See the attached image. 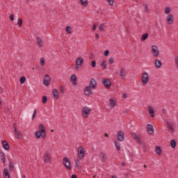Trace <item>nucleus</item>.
<instances>
[{
    "label": "nucleus",
    "mask_w": 178,
    "mask_h": 178,
    "mask_svg": "<svg viewBox=\"0 0 178 178\" xmlns=\"http://www.w3.org/2000/svg\"><path fill=\"white\" fill-rule=\"evenodd\" d=\"M35 137H36L37 138H40V137H42V138H45V137H47V132L44 124H39V131L35 133Z\"/></svg>",
    "instance_id": "1"
},
{
    "label": "nucleus",
    "mask_w": 178,
    "mask_h": 178,
    "mask_svg": "<svg viewBox=\"0 0 178 178\" xmlns=\"http://www.w3.org/2000/svg\"><path fill=\"white\" fill-rule=\"evenodd\" d=\"M63 163L64 166L67 168V169H69V170H72V164L70 163V161H69V159L67 156L64 157Z\"/></svg>",
    "instance_id": "2"
},
{
    "label": "nucleus",
    "mask_w": 178,
    "mask_h": 178,
    "mask_svg": "<svg viewBox=\"0 0 178 178\" xmlns=\"http://www.w3.org/2000/svg\"><path fill=\"white\" fill-rule=\"evenodd\" d=\"M148 81H149V76L148 75V73L145 72L142 76V83L143 86H145Z\"/></svg>",
    "instance_id": "3"
},
{
    "label": "nucleus",
    "mask_w": 178,
    "mask_h": 178,
    "mask_svg": "<svg viewBox=\"0 0 178 178\" xmlns=\"http://www.w3.org/2000/svg\"><path fill=\"white\" fill-rule=\"evenodd\" d=\"M90 112H91V108L88 107H83L82 109L83 118H88V115H90Z\"/></svg>",
    "instance_id": "4"
},
{
    "label": "nucleus",
    "mask_w": 178,
    "mask_h": 178,
    "mask_svg": "<svg viewBox=\"0 0 178 178\" xmlns=\"http://www.w3.org/2000/svg\"><path fill=\"white\" fill-rule=\"evenodd\" d=\"M152 52L155 58L159 56V50H158V47L156 45L152 47Z\"/></svg>",
    "instance_id": "5"
},
{
    "label": "nucleus",
    "mask_w": 178,
    "mask_h": 178,
    "mask_svg": "<svg viewBox=\"0 0 178 178\" xmlns=\"http://www.w3.org/2000/svg\"><path fill=\"white\" fill-rule=\"evenodd\" d=\"M78 155L79 156V159H83V158H84L85 152H84V147H83V146H80L79 147Z\"/></svg>",
    "instance_id": "6"
},
{
    "label": "nucleus",
    "mask_w": 178,
    "mask_h": 178,
    "mask_svg": "<svg viewBox=\"0 0 178 178\" xmlns=\"http://www.w3.org/2000/svg\"><path fill=\"white\" fill-rule=\"evenodd\" d=\"M102 83L105 87V88H106L107 90H109V88H111V80H109V79H104L102 81Z\"/></svg>",
    "instance_id": "7"
},
{
    "label": "nucleus",
    "mask_w": 178,
    "mask_h": 178,
    "mask_svg": "<svg viewBox=\"0 0 178 178\" xmlns=\"http://www.w3.org/2000/svg\"><path fill=\"white\" fill-rule=\"evenodd\" d=\"M117 140H118V141H124V133H123V131H120L117 133Z\"/></svg>",
    "instance_id": "8"
},
{
    "label": "nucleus",
    "mask_w": 178,
    "mask_h": 178,
    "mask_svg": "<svg viewBox=\"0 0 178 178\" xmlns=\"http://www.w3.org/2000/svg\"><path fill=\"white\" fill-rule=\"evenodd\" d=\"M49 83H51V78L49 77V75L46 74L43 79V84L48 87V86H49Z\"/></svg>",
    "instance_id": "9"
},
{
    "label": "nucleus",
    "mask_w": 178,
    "mask_h": 178,
    "mask_svg": "<svg viewBox=\"0 0 178 178\" xmlns=\"http://www.w3.org/2000/svg\"><path fill=\"white\" fill-rule=\"evenodd\" d=\"M91 86L85 87L83 91L85 92V95H92V90L91 89Z\"/></svg>",
    "instance_id": "10"
},
{
    "label": "nucleus",
    "mask_w": 178,
    "mask_h": 178,
    "mask_svg": "<svg viewBox=\"0 0 178 178\" xmlns=\"http://www.w3.org/2000/svg\"><path fill=\"white\" fill-rule=\"evenodd\" d=\"M168 24H173V15L169 14L166 17Z\"/></svg>",
    "instance_id": "11"
},
{
    "label": "nucleus",
    "mask_w": 178,
    "mask_h": 178,
    "mask_svg": "<svg viewBox=\"0 0 178 178\" xmlns=\"http://www.w3.org/2000/svg\"><path fill=\"white\" fill-rule=\"evenodd\" d=\"M89 87L92 88L93 90L97 87V81L94 78H92L90 81Z\"/></svg>",
    "instance_id": "12"
},
{
    "label": "nucleus",
    "mask_w": 178,
    "mask_h": 178,
    "mask_svg": "<svg viewBox=\"0 0 178 178\" xmlns=\"http://www.w3.org/2000/svg\"><path fill=\"white\" fill-rule=\"evenodd\" d=\"M43 161L44 162H45L46 163H48L49 162H51V157L49 156L48 153H45L43 155Z\"/></svg>",
    "instance_id": "13"
},
{
    "label": "nucleus",
    "mask_w": 178,
    "mask_h": 178,
    "mask_svg": "<svg viewBox=\"0 0 178 178\" xmlns=\"http://www.w3.org/2000/svg\"><path fill=\"white\" fill-rule=\"evenodd\" d=\"M131 136L134 138V140H136V141H138L139 143V144H140V145H141V144H143V143H141V140L140 139V138H138L137 134H136L134 133H131Z\"/></svg>",
    "instance_id": "14"
},
{
    "label": "nucleus",
    "mask_w": 178,
    "mask_h": 178,
    "mask_svg": "<svg viewBox=\"0 0 178 178\" xmlns=\"http://www.w3.org/2000/svg\"><path fill=\"white\" fill-rule=\"evenodd\" d=\"M83 62H84V59H83L82 57H79L76 60V66H81V65H83Z\"/></svg>",
    "instance_id": "15"
},
{
    "label": "nucleus",
    "mask_w": 178,
    "mask_h": 178,
    "mask_svg": "<svg viewBox=\"0 0 178 178\" xmlns=\"http://www.w3.org/2000/svg\"><path fill=\"white\" fill-rule=\"evenodd\" d=\"M0 158L3 163H5V162H6V157L5 156V153H3L1 149H0Z\"/></svg>",
    "instance_id": "16"
},
{
    "label": "nucleus",
    "mask_w": 178,
    "mask_h": 178,
    "mask_svg": "<svg viewBox=\"0 0 178 178\" xmlns=\"http://www.w3.org/2000/svg\"><path fill=\"white\" fill-rule=\"evenodd\" d=\"M167 127L169 131H171L172 133H175V128H173V125L172 124V122H167Z\"/></svg>",
    "instance_id": "17"
},
{
    "label": "nucleus",
    "mask_w": 178,
    "mask_h": 178,
    "mask_svg": "<svg viewBox=\"0 0 178 178\" xmlns=\"http://www.w3.org/2000/svg\"><path fill=\"white\" fill-rule=\"evenodd\" d=\"M148 111L151 118H155V115H154L155 111H154V108H152V106H149Z\"/></svg>",
    "instance_id": "18"
},
{
    "label": "nucleus",
    "mask_w": 178,
    "mask_h": 178,
    "mask_svg": "<svg viewBox=\"0 0 178 178\" xmlns=\"http://www.w3.org/2000/svg\"><path fill=\"white\" fill-rule=\"evenodd\" d=\"M1 144H2L3 148L6 151L9 150V149H10L9 144L8 143V142L6 140H3Z\"/></svg>",
    "instance_id": "19"
},
{
    "label": "nucleus",
    "mask_w": 178,
    "mask_h": 178,
    "mask_svg": "<svg viewBox=\"0 0 178 178\" xmlns=\"http://www.w3.org/2000/svg\"><path fill=\"white\" fill-rule=\"evenodd\" d=\"M154 65H155L156 67L159 69V68L162 67V61H161L159 59H156L155 62H154Z\"/></svg>",
    "instance_id": "20"
},
{
    "label": "nucleus",
    "mask_w": 178,
    "mask_h": 178,
    "mask_svg": "<svg viewBox=\"0 0 178 178\" xmlns=\"http://www.w3.org/2000/svg\"><path fill=\"white\" fill-rule=\"evenodd\" d=\"M70 80L74 86H77V76L76 75H72Z\"/></svg>",
    "instance_id": "21"
},
{
    "label": "nucleus",
    "mask_w": 178,
    "mask_h": 178,
    "mask_svg": "<svg viewBox=\"0 0 178 178\" xmlns=\"http://www.w3.org/2000/svg\"><path fill=\"white\" fill-rule=\"evenodd\" d=\"M147 131L149 134H154V127L152 124H147Z\"/></svg>",
    "instance_id": "22"
},
{
    "label": "nucleus",
    "mask_w": 178,
    "mask_h": 178,
    "mask_svg": "<svg viewBox=\"0 0 178 178\" xmlns=\"http://www.w3.org/2000/svg\"><path fill=\"white\" fill-rule=\"evenodd\" d=\"M3 176L4 178H10V175H9V171L8 169L5 168L3 170Z\"/></svg>",
    "instance_id": "23"
},
{
    "label": "nucleus",
    "mask_w": 178,
    "mask_h": 178,
    "mask_svg": "<svg viewBox=\"0 0 178 178\" xmlns=\"http://www.w3.org/2000/svg\"><path fill=\"white\" fill-rule=\"evenodd\" d=\"M111 108H115L116 106V101L112 98L109 99Z\"/></svg>",
    "instance_id": "24"
},
{
    "label": "nucleus",
    "mask_w": 178,
    "mask_h": 178,
    "mask_svg": "<svg viewBox=\"0 0 178 178\" xmlns=\"http://www.w3.org/2000/svg\"><path fill=\"white\" fill-rule=\"evenodd\" d=\"M120 73V76L122 77V79H124V77H126V70H124L123 68H121Z\"/></svg>",
    "instance_id": "25"
},
{
    "label": "nucleus",
    "mask_w": 178,
    "mask_h": 178,
    "mask_svg": "<svg viewBox=\"0 0 178 178\" xmlns=\"http://www.w3.org/2000/svg\"><path fill=\"white\" fill-rule=\"evenodd\" d=\"M52 92H53V97H54L56 99H58L59 98V95H58V90L53 89Z\"/></svg>",
    "instance_id": "26"
},
{
    "label": "nucleus",
    "mask_w": 178,
    "mask_h": 178,
    "mask_svg": "<svg viewBox=\"0 0 178 178\" xmlns=\"http://www.w3.org/2000/svg\"><path fill=\"white\" fill-rule=\"evenodd\" d=\"M156 154H157V155L162 154V149L161 148V146H156Z\"/></svg>",
    "instance_id": "27"
},
{
    "label": "nucleus",
    "mask_w": 178,
    "mask_h": 178,
    "mask_svg": "<svg viewBox=\"0 0 178 178\" xmlns=\"http://www.w3.org/2000/svg\"><path fill=\"white\" fill-rule=\"evenodd\" d=\"M14 130L16 138H20L21 134L19 133V131H17V129H16V124H14Z\"/></svg>",
    "instance_id": "28"
},
{
    "label": "nucleus",
    "mask_w": 178,
    "mask_h": 178,
    "mask_svg": "<svg viewBox=\"0 0 178 178\" xmlns=\"http://www.w3.org/2000/svg\"><path fill=\"white\" fill-rule=\"evenodd\" d=\"M99 157L100 158V161H102V162L105 161V154H104V152H101L99 154Z\"/></svg>",
    "instance_id": "29"
},
{
    "label": "nucleus",
    "mask_w": 178,
    "mask_h": 178,
    "mask_svg": "<svg viewBox=\"0 0 178 178\" xmlns=\"http://www.w3.org/2000/svg\"><path fill=\"white\" fill-rule=\"evenodd\" d=\"M176 145H177V143H176V140H175V139H172L170 140L171 148H176Z\"/></svg>",
    "instance_id": "30"
},
{
    "label": "nucleus",
    "mask_w": 178,
    "mask_h": 178,
    "mask_svg": "<svg viewBox=\"0 0 178 178\" xmlns=\"http://www.w3.org/2000/svg\"><path fill=\"white\" fill-rule=\"evenodd\" d=\"M8 168L10 172H13V170H15V165H13V163L10 162L8 164Z\"/></svg>",
    "instance_id": "31"
},
{
    "label": "nucleus",
    "mask_w": 178,
    "mask_h": 178,
    "mask_svg": "<svg viewBox=\"0 0 178 178\" xmlns=\"http://www.w3.org/2000/svg\"><path fill=\"white\" fill-rule=\"evenodd\" d=\"M114 144H115L117 151H120V143L115 140L114 142Z\"/></svg>",
    "instance_id": "32"
},
{
    "label": "nucleus",
    "mask_w": 178,
    "mask_h": 178,
    "mask_svg": "<svg viewBox=\"0 0 178 178\" xmlns=\"http://www.w3.org/2000/svg\"><path fill=\"white\" fill-rule=\"evenodd\" d=\"M143 6H144L145 8V12H146V13H149V8H148V4L147 3H143Z\"/></svg>",
    "instance_id": "33"
},
{
    "label": "nucleus",
    "mask_w": 178,
    "mask_h": 178,
    "mask_svg": "<svg viewBox=\"0 0 178 178\" xmlns=\"http://www.w3.org/2000/svg\"><path fill=\"white\" fill-rule=\"evenodd\" d=\"M101 67H102L103 70H105L106 69V60H102L101 63Z\"/></svg>",
    "instance_id": "34"
},
{
    "label": "nucleus",
    "mask_w": 178,
    "mask_h": 178,
    "mask_svg": "<svg viewBox=\"0 0 178 178\" xmlns=\"http://www.w3.org/2000/svg\"><path fill=\"white\" fill-rule=\"evenodd\" d=\"M36 42H37L38 45H39L40 47H42V40H41V38H37Z\"/></svg>",
    "instance_id": "35"
},
{
    "label": "nucleus",
    "mask_w": 178,
    "mask_h": 178,
    "mask_svg": "<svg viewBox=\"0 0 178 178\" xmlns=\"http://www.w3.org/2000/svg\"><path fill=\"white\" fill-rule=\"evenodd\" d=\"M147 38H148V33H147L142 35L141 41H145V40H147Z\"/></svg>",
    "instance_id": "36"
},
{
    "label": "nucleus",
    "mask_w": 178,
    "mask_h": 178,
    "mask_svg": "<svg viewBox=\"0 0 178 178\" xmlns=\"http://www.w3.org/2000/svg\"><path fill=\"white\" fill-rule=\"evenodd\" d=\"M65 31L67 33V34H72V26H67L65 28Z\"/></svg>",
    "instance_id": "37"
},
{
    "label": "nucleus",
    "mask_w": 178,
    "mask_h": 178,
    "mask_svg": "<svg viewBox=\"0 0 178 178\" xmlns=\"http://www.w3.org/2000/svg\"><path fill=\"white\" fill-rule=\"evenodd\" d=\"M81 3L83 5V6H87L88 5V0H80Z\"/></svg>",
    "instance_id": "38"
},
{
    "label": "nucleus",
    "mask_w": 178,
    "mask_h": 178,
    "mask_svg": "<svg viewBox=\"0 0 178 178\" xmlns=\"http://www.w3.org/2000/svg\"><path fill=\"white\" fill-rule=\"evenodd\" d=\"M26 81V76H21L19 79V82L21 83V84H24Z\"/></svg>",
    "instance_id": "39"
},
{
    "label": "nucleus",
    "mask_w": 178,
    "mask_h": 178,
    "mask_svg": "<svg viewBox=\"0 0 178 178\" xmlns=\"http://www.w3.org/2000/svg\"><path fill=\"white\" fill-rule=\"evenodd\" d=\"M47 101H48V98L47 97V96H43L42 99V104H45L46 102H47Z\"/></svg>",
    "instance_id": "40"
},
{
    "label": "nucleus",
    "mask_w": 178,
    "mask_h": 178,
    "mask_svg": "<svg viewBox=\"0 0 178 178\" xmlns=\"http://www.w3.org/2000/svg\"><path fill=\"white\" fill-rule=\"evenodd\" d=\"M165 15H169V13H170V8L169 7L165 8Z\"/></svg>",
    "instance_id": "41"
},
{
    "label": "nucleus",
    "mask_w": 178,
    "mask_h": 178,
    "mask_svg": "<svg viewBox=\"0 0 178 178\" xmlns=\"http://www.w3.org/2000/svg\"><path fill=\"white\" fill-rule=\"evenodd\" d=\"M17 24L19 27L23 25V20L22 19H18Z\"/></svg>",
    "instance_id": "42"
},
{
    "label": "nucleus",
    "mask_w": 178,
    "mask_h": 178,
    "mask_svg": "<svg viewBox=\"0 0 178 178\" xmlns=\"http://www.w3.org/2000/svg\"><path fill=\"white\" fill-rule=\"evenodd\" d=\"M113 62H115V59L113 58V57L110 58L108 60V63H110V65H112L113 64Z\"/></svg>",
    "instance_id": "43"
},
{
    "label": "nucleus",
    "mask_w": 178,
    "mask_h": 178,
    "mask_svg": "<svg viewBox=\"0 0 178 178\" xmlns=\"http://www.w3.org/2000/svg\"><path fill=\"white\" fill-rule=\"evenodd\" d=\"M40 65L41 66H44V65H45V60L44 59V58H40Z\"/></svg>",
    "instance_id": "44"
},
{
    "label": "nucleus",
    "mask_w": 178,
    "mask_h": 178,
    "mask_svg": "<svg viewBox=\"0 0 178 178\" xmlns=\"http://www.w3.org/2000/svg\"><path fill=\"white\" fill-rule=\"evenodd\" d=\"M142 149L143 151V152H147V147H145V144H143V146H142Z\"/></svg>",
    "instance_id": "45"
},
{
    "label": "nucleus",
    "mask_w": 178,
    "mask_h": 178,
    "mask_svg": "<svg viewBox=\"0 0 178 178\" xmlns=\"http://www.w3.org/2000/svg\"><path fill=\"white\" fill-rule=\"evenodd\" d=\"M110 6H113V0H106Z\"/></svg>",
    "instance_id": "46"
},
{
    "label": "nucleus",
    "mask_w": 178,
    "mask_h": 178,
    "mask_svg": "<svg viewBox=\"0 0 178 178\" xmlns=\"http://www.w3.org/2000/svg\"><path fill=\"white\" fill-rule=\"evenodd\" d=\"M10 20H12L13 22L15 20V15L13 14H11L10 16Z\"/></svg>",
    "instance_id": "47"
},
{
    "label": "nucleus",
    "mask_w": 178,
    "mask_h": 178,
    "mask_svg": "<svg viewBox=\"0 0 178 178\" xmlns=\"http://www.w3.org/2000/svg\"><path fill=\"white\" fill-rule=\"evenodd\" d=\"M96 65H97V63L95 62V60H92L91 63L92 67H95Z\"/></svg>",
    "instance_id": "48"
},
{
    "label": "nucleus",
    "mask_w": 178,
    "mask_h": 178,
    "mask_svg": "<svg viewBox=\"0 0 178 178\" xmlns=\"http://www.w3.org/2000/svg\"><path fill=\"white\" fill-rule=\"evenodd\" d=\"M99 30H100V31H102L104 30V24H102L99 26Z\"/></svg>",
    "instance_id": "49"
},
{
    "label": "nucleus",
    "mask_w": 178,
    "mask_h": 178,
    "mask_svg": "<svg viewBox=\"0 0 178 178\" xmlns=\"http://www.w3.org/2000/svg\"><path fill=\"white\" fill-rule=\"evenodd\" d=\"M92 30V31H95V30H97V24H93Z\"/></svg>",
    "instance_id": "50"
},
{
    "label": "nucleus",
    "mask_w": 178,
    "mask_h": 178,
    "mask_svg": "<svg viewBox=\"0 0 178 178\" xmlns=\"http://www.w3.org/2000/svg\"><path fill=\"white\" fill-rule=\"evenodd\" d=\"M36 113H37V110H34L33 115H32V119H34V118H35Z\"/></svg>",
    "instance_id": "51"
},
{
    "label": "nucleus",
    "mask_w": 178,
    "mask_h": 178,
    "mask_svg": "<svg viewBox=\"0 0 178 178\" xmlns=\"http://www.w3.org/2000/svg\"><path fill=\"white\" fill-rule=\"evenodd\" d=\"M60 92L61 94H65V89L63 88V86H60Z\"/></svg>",
    "instance_id": "52"
},
{
    "label": "nucleus",
    "mask_w": 178,
    "mask_h": 178,
    "mask_svg": "<svg viewBox=\"0 0 178 178\" xmlns=\"http://www.w3.org/2000/svg\"><path fill=\"white\" fill-rule=\"evenodd\" d=\"M108 55H109V50H106L104 51V56H108Z\"/></svg>",
    "instance_id": "53"
},
{
    "label": "nucleus",
    "mask_w": 178,
    "mask_h": 178,
    "mask_svg": "<svg viewBox=\"0 0 178 178\" xmlns=\"http://www.w3.org/2000/svg\"><path fill=\"white\" fill-rule=\"evenodd\" d=\"M75 162H76L75 163V168H78V166H79V160H76Z\"/></svg>",
    "instance_id": "54"
},
{
    "label": "nucleus",
    "mask_w": 178,
    "mask_h": 178,
    "mask_svg": "<svg viewBox=\"0 0 178 178\" xmlns=\"http://www.w3.org/2000/svg\"><path fill=\"white\" fill-rule=\"evenodd\" d=\"M162 112H163V113L164 115H166V113H167L166 109H165V108H163V109H162Z\"/></svg>",
    "instance_id": "55"
},
{
    "label": "nucleus",
    "mask_w": 178,
    "mask_h": 178,
    "mask_svg": "<svg viewBox=\"0 0 178 178\" xmlns=\"http://www.w3.org/2000/svg\"><path fill=\"white\" fill-rule=\"evenodd\" d=\"M95 38H96L97 40H99V34L96 33V34H95Z\"/></svg>",
    "instance_id": "56"
},
{
    "label": "nucleus",
    "mask_w": 178,
    "mask_h": 178,
    "mask_svg": "<svg viewBox=\"0 0 178 178\" xmlns=\"http://www.w3.org/2000/svg\"><path fill=\"white\" fill-rule=\"evenodd\" d=\"M71 178H77V175H72Z\"/></svg>",
    "instance_id": "57"
},
{
    "label": "nucleus",
    "mask_w": 178,
    "mask_h": 178,
    "mask_svg": "<svg viewBox=\"0 0 178 178\" xmlns=\"http://www.w3.org/2000/svg\"><path fill=\"white\" fill-rule=\"evenodd\" d=\"M127 96L126 95V94L122 95V98H127Z\"/></svg>",
    "instance_id": "58"
},
{
    "label": "nucleus",
    "mask_w": 178,
    "mask_h": 178,
    "mask_svg": "<svg viewBox=\"0 0 178 178\" xmlns=\"http://www.w3.org/2000/svg\"><path fill=\"white\" fill-rule=\"evenodd\" d=\"M104 137H109V135H108V134L105 133L104 134Z\"/></svg>",
    "instance_id": "59"
},
{
    "label": "nucleus",
    "mask_w": 178,
    "mask_h": 178,
    "mask_svg": "<svg viewBox=\"0 0 178 178\" xmlns=\"http://www.w3.org/2000/svg\"><path fill=\"white\" fill-rule=\"evenodd\" d=\"M121 165H122V166H124V165H126V163H125L124 162H122V163H121Z\"/></svg>",
    "instance_id": "60"
},
{
    "label": "nucleus",
    "mask_w": 178,
    "mask_h": 178,
    "mask_svg": "<svg viewBox=\"0 0 178 178\" xmlns=\"http://www.w3.org/2000/svg\"><path fill=\"white\" fill-rule=\"evenodd\" d=\"M7 112L10 113V108H8V109H7Z\"/></svg>",
    "instance_id": "61"
},
{
    "label": "nucleus",
    "mask_w": 178,
    "mask_h": 178,
    "mask_svg": "<svg viewBox=\"0 0 178 178\" xmlns=\"http://www.w3.org/2000/svg\"><path fill=\"white\" fill-rule=\"evenodd\" d=\"M111 178H118V177L112 176Z\"/></svg>",
    "instance_id": "62"
},
{
    "label": "nucleus",
    "mask_w": 178,
    "mask_h": 178,
    "mask_svg": "<svg viewBox=\"0 0 178 178\" xmlns=\"http://www.w3.org/2000/svg\"><path fill=\"white\" fill-rule=\"evenodd\" d=\"M22 178H26V175H23V176H22Z\"/></svg>",
    "instance_id": "63"
},
{
    "label": "nucleus",
    "mask_w": 178,
    "mask_h": 178,
    "mask_svg": "<svg viewBox=\"0 0 178 178\" xmlns=\"http://www.w3.org/2000/svg\"><path fill=\"white\" fill-rule=\"evenodd\" d=\"M144 168H147V165H144Z\"/></svg>",
    "instance_id": "64"
}]
</instances>
